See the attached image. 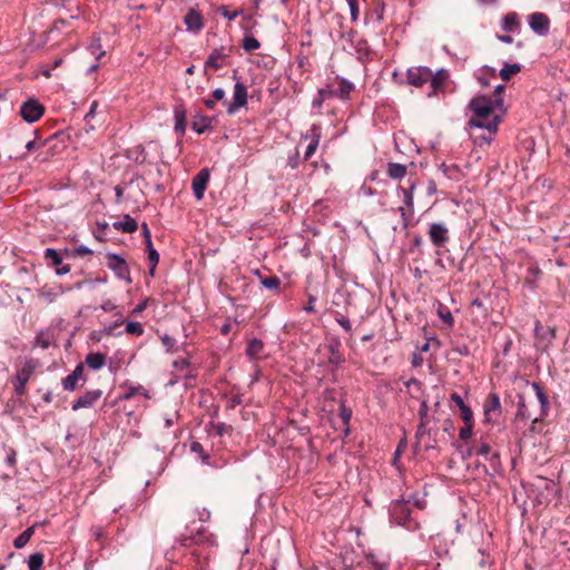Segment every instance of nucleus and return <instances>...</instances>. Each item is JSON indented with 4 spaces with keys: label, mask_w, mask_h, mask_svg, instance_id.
I'll return each mask as SVG.
<instances>
[{
    "label": "nucleus",
    "mask_w": 570,
    "mask_h": 570,
    "mask_svg": "<svg viewBox=\"0 0 570 570\" xmlns=\"http://www.w3.org/2000/svg\"><path fill=\"white\" fill-rule=\"evenodd\" d=\"M112 227L116 230H121L124 233H134L138 228V224L134 217L129 214L124 215L122 219L114 222Z\"/></svg>",
    "instance_id": "aec40b11"
},
{
    "label": "nucleus",
    "mask_w": 570,
    "mask_h": 570,
    "mask_svg": "<svg viewBox=\"0 0 570 570\" xmlns=\"http://www.w3.org/2000/svg\"><path fill=\"white\" fill-rule=\"evenodd\" d=\"M264 350V343L259 338H252L247 343L246 347V356L250 360H257L259 357V354Z\"/></svg>",
    "instance_id": "393cba45"
},
{
    "label": "nucleus",
    "mask_w": 570,
    "mask_h": 570,
    "mask_svg": "<svg viewBox=\"0 0 570 570\" xmlns=\"http://www.w3.org/2000/svg\"><path fill=\"white\" fill-rule=\"evenodd\" d=\"M125 332L130 335L140 336L144 334V326L136 321H129L126 324Z\"/></svg>",
    "instance_id": "a19ab883"
},
{
    "label": "nucleus",
    "mask_w": 570,
    "mask_h": 570,
    "mask_svg": "<svg viewBox=\"0 0 570 570\" xmlns=\"http://www.w3.org/2000/svg\"><path fill=\"white\" fill-rule=\"evenodd\" d=\"M247 87L242 82H236L233 100L230 102L228 100H224V106L226 107L227 112L233 115L238 111L239 108L247 104Z\"/></svg>",
    "instance_id": "9d476101"
},
{
    "label": "nucleus",
    "mask_w": 570,
    "mask_h": 570,
    "mask_svg": "<svg viewBox=\"0 0 570 570\" xmlns=\"http://www.w3.org/2000/svg\"><path fill=\"white\" fill-rule=\"evenodd\" d=\"M299 161H301V156H299V151L297 149L294 150V153L289 154L288 155V158H287V165L295 169L298 167L299 165Z\"/></svg>",
    "instance_id": "8fccbe9b"
},
{
    "label": "nucleus",
    "mask_w": 570,
    "mask_h": 570,
    "mask_svg": "<svg viewBox=\"0 0 570 570\" xmlns=\"http://www.w3.org/2000/svg\"><path fill=\"white\" fill-rule=\"evenodd\" d=\"M107 266L110 268L118 279L125 281L127 284H131L130 271L127 262L117 253L107 254Z\"/></svg>",
    "instance_id": "39448f33"
},
{
    "label": "nucleus",
    "mask_w": 570,
    "mask_h": 570,
    "mask_svg": "<svg viewBox=\"0 0 570 570\" xmlns=\"http://www.w3.org/2000/svg\"><path fill=\"white\" fill-rule=\"evenodd\" d=\"M346 2L350 8L352 21H356L358 18V1L357 0H346Z\"/></svg>",
    "instance_id": "3c124183"
},
{
    "label": "nucleus",
    "mask_w": 570,
    "mask_h": 570,
    "mask_svg": "<svg viewBox=\"0 0 570 570\" xmlns=\"http://www.w3.org/2000/svg\"><path fill=\"white\" fill-rule=\"evenodd\" d=\"M137 394H140L142 395L144 397L148 399L149 397V393L148 391L141 386V385H137V386H130L127 392L124 394L122 399L124 400H129L131 399L132 396L137 395Z\"/></svg>",
    "instance_id": "58836bf2"
},
{
    "label": "nucleus",
    "mask_w": 570,
    "mask_h": 570,
    "mask_svg": "<svg viewBox=\"0 0 570 570\" xmlns=\"http://www.w3.org/2000/svg\"><path fill=\"white\" fill-rule=\"evenodd\" d=\"M122 315L119 314V318L115 322L106 324L98 334L106 335V336H115L119 335L120 333H116V330L122 325Z\"/></svg>",
    "instance_id": "7c9ffc66"
},
{
    "label": "nucleus",
    "mask_w": 570,
    "mask_h": 570,
    "mask_svg": "<svg viewBox=\"0 0 570 570\" xmlns=\"http://www.w3.org/2000/svg\"><path fill=\"white\" fill-rule=\"evenodd\" d=\"M261 277V284L267 289L275 291L279 287L281 281L277 276Z\"/></svg>",
    "instance_id": "79ce46f5"
},
{
    "label": "nucleus",
    "mask_w": 570,
    "mask_h": 570,
    "mask_svg": "<svg viewBox=\"0 0 570 570\" xmlns=\"http://www.w3.org/2000/svg\"><path fill=\"white\" fill-rule=\"evenodd\" d=\"M191 544L215 546L216 538L204 525H200L195 531L190 530L189 534H183L180 538H177L174 543V549L178 547H189Z\"/></svg>",
    "instance_id": "7ed1b4c3"
},
{
    "label": "nucleus",
    "mask_w": 570,
    "mask_h": 570,
    "mask_svg": "<svg viewBox=\"0 0 570 570\" xmlns=\"http://www.w3.org/2000/svg\"><path fill=\"white\" fill-rule=\"evenodd\" d=\"M407 499H411L410 504L412 503L419 509H423L425 505V501L417 497V494H410Z\"/></svg>",
    "instance_id": "e2e57ef3"
},
{
    "label": "nucleus",
    "mask_w": 570,
    "mask_h": 570,
    "mask_svg": "<svg viewBox=\"0 0 570 570\" xmlns=\"http://www.w3.org/2000/svg\"><path fill=\"white\" fill-rule=\"evenodd\" d=\"M340 416H341L343 423L346 426L345 430H344V433L348 434L350 433L348 424H350V421H351V417H352V410L346 406L344 401H342L341 404H340Z\"/></svg>",
    "instance_id": "473e14b6"
},
{
    "label": "nucleus",
    "mask_w": 570,
    "mask_h": 570,
    "mask_svg": "<svg viewBox=\"0 0 570 570\" xmlns=\"http://www.w3.org/2000/svg\"><path fill=\"white\" fill-rule=\"evenodd\" d=\"M446 77L448 75L444 70L439 71L436 75L432 73V79L429 81L432 92H429V96L435 95L439 89L443 88Z\"/></svg>",
    "instance_id": "cd10ccee"
},
{
    "label": "nucleus",
    "mask_w": 570,
    "mask_h": 570,
    "mask_svg": "<svg viewBox=\"0 0 570 570\" xmlns=\"http://www.w3.org/2000/svg\"><path fill=\"white\" fill-rule=\"evenodd\" d=\"M59 294V292H55L52 289L42 288L39 291V296L46 298L48 303L55 302Z\"/></svg>",
    "instance_id": "de8ad7c7"
},
{
    "label": "nucleus",
    "mask_w": 570,
    "mask_h": 570,
    "mask_svg": "<svg viewBox=\"0 0 570 570\" xmlns=\"http://www.w3.org/2000/svg\"><path fill=\"white\" fill-rule=\"evenodd\" d=\"M160 338H161V343L165 346L166 351L168 353H173L175 351L177 341L168 334L163 335Z\"/></svg>",
    "instance_id": "a18cd8bd"
},
{
    "label": "nucleus",
    "mask_w": 570,
    "mask_h": 570,
    "mask_svg": "<svg viewBox=\"0 0 570 570\" xmlns=\"http://www.w3.org/2000/svg\"><path fill=\"white\" fill-rule=\"evenodd\" d=\"M531 387L534 391L537 400L540 404V412L538 415L533 417V422H538L543 420L548 415V412L550 410V402L539 383H531Z\"/></svg>",
    "instance_id": "dca6fc26"
},
{
    "label": "nucleus",
    "mask_w": 570,
    "mask_h": 570,
    "mask_svg": "<svg viewBox=\"0 0 570 570\" xmlns=\"http://www.w3.org/2000/svg\"><path fill=\"white\" fill-rule=\"evenodd\" d=\"M341 346L342 343L338 337H330L325 345L328 352L327 364L331 366L332 373L337 371L345 363V356L341 352Z\"/></svg>",
    "instance_id": "423d86ee"
},
{
    "label": "nucleus",
    "mask_w": 570,
    "mask_h": 570,
    "mask_svg": "<svg viewBox=\"0 0 570 570\" xmlns=\"http://www.w3.org/2000/svg\"><path fill=\"white\" fill-rule=\"evenodd\" d=\"M243 399L240 394L233 395L227 403L229 410H234L237 405L242 404Z\"/></svg>",
    "instance_id": "13d9d810"
},
{
    "label": "nucleus",
    "mask_w": 570,
    "mask_h": 570,
    "mask_svg": "<svg viewBox=\"0 0 570 570\" xmlns=\"http://www.w3.org/2000/svg\"><path fill=\"white\" fill-rule=\"evenodd\" d=\"M102 312H112L117 308V305L114 304L110 299L105 301L100 307Z\"/></svg>",
    "instance_id": "69168bd1"
},
{
    "label": "nucleus",
    "mask_w": 570,
    "mask_h": 570,
    "mask_svg": "<svg viewBox=\"0 0 570 570\" xmlns=\"http://www.w3.org/2000/svg\"><path fill=\"white\" fill-rule=\"evenodd\" d=\"M86 382V376L83 374V364L79 363L75 367V370L67 375L65 379H62V387L65 391H75L77 389L78 382Z\"/></svg>",
    "instance_id": "f3484780"
},
{
    "label": "nucleus",
    "mask_w": 570,
    "mask_h": 570,
    "mask_svg": "<svg viewBox=\"0 0 570 570\" xmlns=\"http://www.w3.org/2000/svg\"><path fill=\"white\" fill-rule=\"evenodd\" d=\"M101 396L102 391L99 389L88 391L72 402L71 409L72 411H78L80 409H89L94 406V404L97 403Z\"/></svg>",
    "instance_id": "2eb2a0df"
},
{
    "label": "nucleus",
    "mask_w": 570,
    "mask_h": 570,
    "mask_svg": "<svg viewBox=\"0 0 570 570\" xmlns=\"http://www.w3.org/2000/svg\"><path fill=\"white\" fill-rule=\"evenodd\" d=\"M429 237L435 247H443L450 239L449 229L443 223H432L429 226Z\"/></svg>",
    "instance_id": "9b49d317"
},
{
    "label": "nucleus",
    "mask_w": 570,
    "mask_h": 570,
    "mask_svg": "<svg viewBox=\"0 0 570 570\" xmlns=\"http://www.w3.org/2000/svg\"><path fill=\"white\" fill-rule=\"evenodd\" d=\"M407 82L414 87H422L432 79V71L428 67H412L407 70Z\"/></svg>",
    "instance_id": "f8f14e48"
},
{
    "label": "nucleus",
    "mask_w": 570,
    "mask_h": 570,
    "mask_svg": "<svg viewBox=\"0 0 570 570\" xmlns=\"http://www.w3.org/2000/svg\"><path fill=\"white\" fill-rule=\"evenodd\" d=\"M43 564V554L40 552L32 553L28 559L29 570H41Z\"/></svg>",
    "instance_id": "f704fd0d"
},
{
    "label": "nucleus",
    "mask_w": 570,
    "mask_h": 570,
    "mask_svg": "<svg viewBox=\"0 0 570 570\" xmlns=\"http://www.w3.org/2000/svg\"><path fill=\"white\" fill-rule=\"evenodd\" d=\"M317 96L326 100L328 98L335 97V89H331L330 87L318 89Z\"/></svg>",
    "instance_id": "052dcab7"
},
{
    "label": "nucleus",
    "mask_w": 570,
    "mask_h": 570,
    "mask_svg": "<svg viewBox=\"0 0 570 570\" xmlns=\"http://www.w3.org/2000/svg\"><path fill=\"white\" fill-rule=\"evenodd\" d=\"M473 423H464L459 431V438L461 440H468L472 436Z\"/></svg>",
    "instance_id": "09e8293b"
},
{
    "label": "nucleus",
    "mask_w": 570,
    "mask_h": 570,
    "mask_svg": "<svg viewBox=\"0 0 570 570\" xmlns=\"http://www.w3.org/2000/svg\"><path fill=\"white\" fill-rule=\"evenodd\" d=\"M190 452L196 454L203 464H206V465L209 464V456L205 452L204 446L199 442H197V441L191 442Z\"/></svg>",
    "instance_id": "2f4dec72"
},
{
    "label": "nucleus",
    "mask_w": 570,
    "mask_h": 570,
    "mask_svg": "<svg viewBox=\"0 0 570 570\" xmlns=\"http://www.w3.org/2000/svg\"><path fill=\"white\" fill-rule=\"evenodd\" d=\"M242 47L245 51L253 52L261 47V43L254 36H246L243 39Z\"/></svg>",
    "instance_id": "4c0bfd02"
},
{
    "label": "nucleus",
    "mask_w": 570,
    "mask_h": 570,
    "mask_svg": "<svg viewBox=\"0 0 570 570\" xmlns=\"http://www.w3.org/2000/svg\"><path fill=\"white\" fill-rule=\"evenodd\" d=\"M411 364L414 367H419L423 364V356L420 352H414L412 355Z\"/></svg>",
    "instance_id": "0e129e2a"
},
{
    "label": "nucleus",
    "mask_w": 570,
    "mask_h": 570,
    "mask_svg": "<svg viewBox=\"0 0 570 570\" xmlns=\"http://www.w3.org/2000/svg\"><path fill=\"white\" fill-rule=\"evenodd\" d=\"M219 12H220V14H222L224 18H226V19H228V20H235V19L239 16V13H240L238 10H233V11H230V10H229L227 7H225V6H224V7H222V8L219 9Z\"/></svg>",
    "instance_id": "864d4df0"
},
{
    "label": "nucleus",
    "mask_w": 570,
    "mask_h": 570,
    "mask_svg": "<svg viewBox=\"0 0 570 570\" xmlns=\"http://www.w3.org/2000/svg\"><path fill=\"white\" fill-rule=\"evenodd\" d=\"M55 334L51 330L46 328L37 333L35 344L43 350L49 348L55 344Z\"/></svg>",
    "instance_id": "412c9836"
},
{
    "label": "nucleus",
    "mask_w": 570,
    "mask_h": 570,
    "mask_svg": "<svg viewBox=\"0 0 570 570\" xmlns=\"http://www.w3.org/2000/svg\"><path fill=\"white\" fill-rule=\"evenodd\" d=\"M404 385L407 389L414 387L417 392L422 391V383L417 379H415V377H411L410 380L405 381Z\"/></svg>",
    "instance_id": "4d7b16f0"
},
{
    "label": "nucleus",
    "mask_w": 570,
    "mask_h": 570,
    "mask_svg": "<svg viewBox=\"0 0 570 570\" xmlns=\"http://www.w3.org/2000/svg\"><path fill=\"white\" fill-rule=\"evenodd\" d=\"M505 87L503 85H499L495 87L492 100L497 104V108L501 111V114L505 112V108L503 106L502 94L504 92Z\"/></svg>",
    "instance_id": "c9c22d12"
},
{
    "label": "nucleus",
    "mask_w": 570,
    "mask_h": 570,
    "mask_svg": "<svg viewBox=\"0 0 570 570\" xmlns=\"http://www.w3.org/2000/svg\"><path fill=\"white\" fill-rule=\"evenodd\" d=\"M35 366L31 362H26L16 373L12 381L14 394L21 396L26 392V386L31 375L33 374Z\"/></svg>",
    "instance_id": "1a4fd4ad"
},
{
    "label": "nucleus",
    "mask_w": 570,
    "mask_h": 570,
    "mask_svg": "<svg viewBox=\"0 0 570 570\" xmlns=\"http://www.w3.org/2000/svg\"><path fill=\"white\" fill-rule=\"evenodd\" d=\"M464 423H473V412L466 404L460 409Z\"/></svg>",
    "instance_id": "603ef678"
},
{
    "label": "nucleus",
    "mask_w": 570,
    "mask_h": 570,
    "mask_svg": "<svg viewBox=\"0 0 570 570\" xmlns=\"http://www.w3.org/2000/svg\"><path fill=\"white\" fill-rule=\"evenodd\" d=\"M175 130L177 132H184L185 131V115L176 112V125Z\"/></svg>",
    "instance_id": "6e6d98bb"
},
{
    "label": "nucleus",
    "mask_w": 570,
    "mask_h": 570,
    "mask_svg": "<svg viewBox=\"0 0 570 570\" xmlns=\"http://www.w3.org/2000/svg\"><path fill=\"white\" fill-rule=\"evenodd\" d=\"M487 461H489L492 471H489V469L485 465H482L481 468L485 474L493 478L501 472V461H500L499 452H497V451L492 452L487 458Z\"/></svg>",
    "instance_id": "b1692460"
},
{
    "label": "nucleus",
    "mask_w": 570,
    "mask_h": 570,
    "mask_svg": "<svg viewBox=\"0 0 570 570\" xmlns=\"http://www.w3.org/2000/svg\"><path fill=\"white\" fill-rule=\"evenodd\" d=\"M483 407H484V414L487 417H489L492 412H500L501 411L500 396L494 392L490 393Z\"/></svg>",
    "instance_id": "bb28decb"
},
{
    "label": "nucleus",
    "mask_w": 570,
    "mask_h": 570,
    "mask_svg": "<svg viewBox=\"0 0 570 570\" xmlns=\"http://www.w3.org/2000/svg\"><path fill=\"white\" fill-rule=\"evenodd\" d=\"M17 452L13 450V449H8V453H7V458H6V463L7 465L9 466H14L16 465V462H17Z\"/></svg>",
    "instance_id": "bf43d9fd"
},
{
    "label": "nucleus",
    "mask_w": 570,
    "mask_h": 570,
    "mask_svg": "<svg viewBox=\"0 0 570 570\" xmlns=\"http://www.w3.org/2000/svg\"><path fill=\"white\" fill-rule=\"evenodd\" d=\"M529 26L535 33L546 36L549 33L550 19L543 12H533L529 16Z\"/></svg>",
    "instance_id": "ddd939ff"
},
{
    "label": "nucleus",
    "mask_w": 570,
    "mask_h": 570,
    "mask_svg": "<svg viewBox=\"0 0 570 570\" xmlns=\"http://www.w3.org/2000/svg\"><path fill=\"white\" fill-rule=\"evenodd\" d=\"M19 114L24 121L35 122L43 116L45 107L37 99L29 98L21 105Z\"/></svg>",
    "instance_id": "0eeeda50"
},
{
    "label": "nucleus",
    "mask_w": 570,
    "mask_h": 570,
    "mask_svg": "<svg viewBox=\"0 0 570 570\" xmlns=\"http://www.w3.org/2000/svg\"><path fill=\"white\" fill-rule=\"evenodd\" d=\"M386 175L393 180H401L406 175V165L389 161L386 164Z\"/></svg>",
    "instance_id": "4be33fe9"
},
{
    "label": "nucleus",
    "mask_w": 570,
    "mask_h": 570,
    "mask_svg": "<svg viewBox=\"0 0 570 570\" xmlns=\"http://www.w3.org/2000/svg\"><path fill=\"white\" fill-rule=\"evenodd\" d=\"M335 321L337 322V324H340L342 326V328L346 333H348V334L352 333V323H351V321L346 316H344V315H342L340 313H336Z\"/></svg>",
    "instance_id": "49530a36"
},
{
    "label": "nucleus",
    "mask_w": 570,
    "mask_h": 570,
    "mask_svg": "<svg viewBox=\"0 0 570 570\" xmlns=\"http://www.w3.org/2000/svg\"><path fill=\"white\" fill-rule=\"evenodd\" d=\"M45 258L50 261V263L55 266L62 264V255L55 248H46Z\"/></svg>",
    "instance_id": "e433bc0d"
},
{
    "label": "nucleus",
    "mask_w": 570,
    "mask_h": 570,
    "mask_svg": "<svg viewBox=\"0 0 570 570\" xmlns=\"http://www.w3.org/2000/svg\"><path fill=\"white\" fill-rule=\"evenodd\" d=\"M518 410H517V417L524 421V422H528L530 420L533 421V417L535 415H533V413L529 410L528 405H527V402H525V397L521 394L518 395Z\"/></svg>",
    "instance_id": "a878e982"
},
{
    "label": "nucleus",
    "mask_w": 570,
    "mask_h": 570,
    "mask_svg": "<svg viewBox=\"0 0 570 570\" xmlns=\"http://www.w3.org/2000/svg\"><path fill=\"white\" fill-rule=\"evenodd\" d=\"M35 533V525L27 528L22 531L13 541V547L16 549H22L31 539Z\"/></svg>",
    "instance_id": "c85d7f7f"
},
{
    "label": "nucleus",
    "mask_w": 570,
    "mask_h": 570,
    "mask_svg": "<svg viewBox=\"0 0 570 570\" xmlns=\"http://www.w3.org/2000/svg\"><path fill=\"white\" fill-rule=\"evenodd\" d=\"M210 173L208 168H203L193 178L191 188L196 199L200 200L204 198L205 190L209 181Z\"/></svg>",
    "instance_id": "4468645a"
},
{
    "label": "nucleus",
    "mask_w": 570,
    "mask_h": 570,
    "mask_svg": "<svg viewBox=\"0 0 570 570\" xmlns=\"http://www.w3.org/2000/svg\"><path fill=\"white\" fill-rule=\"evenodd\" d=\"M521 70L520 65L518 63H504L503 68L500 70V77L504 81H509L514 75L519 73Z\"/></svg>",
    "instance_id": "c756f323"
},
{
    "label": "nucleus",
    "mask_w": 570,
    "mask_h": 570,
    "mask_svg": "<svg viewBox=\"0 0 570 570\" xmlns=\"http://www.w3.org/2000/svg\"><path fill=\"white\" fill-rule=\"evenodd\" d=\"M414 189L415 184H411L409 188L397 187V194L402 195L405 207H399L402 218V227L406 229L410 225V219L414 214Z\"/></svg>",
    "instance_id": "20e7f679"
},
{
    "label": "nucleus",
    "mask_w": 570,
    "mask_h": 570,
    "mask_svg": "<svg viewBox=\"0 0 570 570\" xmlns=\"http://www.w3.org/2000/svg\"><path fill=\"white\" fill-rule=\"evenodd\" d=\"M450 400L458 405L459 409L465 405L463 397L458 393H452Z\"/></svg>",
    "instance_id": "774afa93"
},
{
    "label": "nucleus",
    "mask_w": 570,
    "mask_h": 570,
    "mask_svg": "<svg viewBox=\"0 0 570 570\" xmlns=\"http://www.w3.org/2000/svg\"><path fill=\"white\" fill-rule=\"evenodd\" d=\"M230 52L232 47L228 51H226L225 47L213 49L204 65L205 73L207 75L209 69L214 71L222 69L226 65V59L229 57Z\"/></svg>",
    "instance_id": "6e6552de"
},
{
    "label": "nucleus",
    "mask_w": 570,
    "mask_h": 570,
    "mask_svg": "<svg viewBox=\"0 0 570 570\" xmlns=\"http://www.w3.org/2000/svg\"><path fill=\"white\" fill-rule=\"evenodd\" d=\"M185 23L190 31L198 32L204 27V19L199 11L189 9L185 16Z\"/></svg>",
    "instance_id": "a211bd4d"
},
{
    "label": "nucleus",
    "mask_w": 570,
    "mask_h": 570,
    "mask_svg": "<svg viewBox=\"0 0 570 570\" xmlns=\"http://www.w3.org/2000/svg\"><path fill=\"white\" fill-rule=\"evenodd\" d=\"M107 357L104 353L97 352V353H89L86 356V364L92 370V371H99L101 370L106 364Z\"/></svg>",
    "instance_id": "5701e85b"
},
{
    "label": "nucleus",
    "mask_w": 570,
    "mask_h": 570,
    "mask_svg": "<svg viewBox=\"0 0 570 570\" xmlns=\"http://www.w3.org/2000/svg\"><path fill=\"white\" fill-rule=\"evenodd\" d=\"M492 453L488 443H482L475 451L476 455L483 456L485 460Z\"/></svg>",
    "instance_id": "5fc2aeb1"
},
{
    "label": "nucleus",
    "mask_w": 570,
    "mask_h": 570,
    "mask_svg": "<svg viewBox=\"0 0 570 570\" xmlns=\"http://www.w3.org/2000/svg\"><path fill=\"white\" fill-rule=\"evenodd\" d=\"M336 82L338 87L335 89V97L342 100H348L351 94L354 91L355 86L351 81L345 78L336 77Z\"/></svg>",
    "instance_id": "6ab92c4d"
},
{
    "label": "nucleus",
    "mask_w": 570,
    "mask_h": 570,
    "mask_svg": "<svg viewBox=\"0 0 570 570\" xmlns=\"http://www.w3.org/2000/svg\"><path fill=\"white\" fill-rule=\"evenodd\" d=\"M141 230H142V236H144L145 244L146 245L153 244L151 234H150V230H149V227H148L147 223H142L141 224Z\"/></svg>",
    "instance_id": "680f3d73"
},
{
    "label": "nucleus",
    "mask_w": 570,
    "mask_h": 570,
    "mask_svg": "<svg viewBox=\"0 0 570 570\" xmlns=\"http://www.w3.org/2000/svg\"><path fill=\"white\" fill-rule=\"evenodd\" d=\"M518 23V14L515 12L508 13L502 19V28L505 31H512Z\"/></svg>",
    "instance_id": "72a5a7b5"
},
{
    "label": "nucleus",
    "mask_w": 570,
    "mask_h": 570,
    "mask_svg": "<svg viewBox=\"0 0 570 570\" xmlns=\"http://www.w3.org/2000/svg\"><path fill=\"white\" fill-rule=\"evenodd\" d=\"M411 499L392 500L389 504V521L391 525L402 527L409 531L417 529L419 524L411 518Z\"/></svg>",
    "instance_id": "f03ea898"
},
{
    "label": "nucleus",
    "mask_w": 570,
    "mask_h": 570,
    "mask_svg": "<svg viewBox=\"0 0 570 570\" xmlns=\"http://www.w3.org/2000/svg\"><path fill=\"white\" fill-rule=\"evenodd\" d=\"M422 248H423V238H422V236L420 234H414L413 238H412V242H411V245L409 247V252L411 254L422 253Z\"/></svg>",
    "instance_id": "37998d69"
},
{
    "label": "nucleus",
    "mask_w": 570,
    "mask_h": 570,
    "mask_svg": "<svg viewBox=\"0 0 570 570\" xmlns=\"http://www.w3.org/2000/svg\"><path fill=\"white\" fill-rule=\"evenodd\" d=\"M147 254H148V263L149 265L157 266L159 263V253L154 247V244L146 245Z\"/></svg>",
    "instance_id": "c03bdc74"
},
{
    "label": "nucleus",
    "mask_w": 570,
    "mask_h": 570,
    "mask_svg": "<svg viewBox=\"0 0 570 570\" xmlns=\"http://www.w3.org/2000/svg\"><path fill=\"white\" fill-rule=\"evenodd\" d=\"M469 106L473 111V116L468 125L471 129H485L487 134L481 135L480 138L485 142H490L504 114H501L499 108H497V104L492 100V97L488 96L473 98Z\"/></svg>",
    "instance_id": "f257e3e1"
},
{
    "label": "nucleus",
    "mask_w": 570,
    "mask_h": 570,
    "mask_svg": "<svg viewBox=\"0 0 570 570\" xmlns=\"http://www.w3.org/2000/svg\"><path fill=\"white\" fill-rule=\"evenodd\" d=\"M439 317L448 325H453L454 318L451 311L443 304H439L438 307Z\"/></svg>",
    "instance_id": "ea45409f"
},
{
    "label": "nucleus",
    "mask_w": 570,
    "mask_h": 570,
    "mask_svg": "<svg viewBox=\"0 0 570 570\" xmlns=\"http://www.w3.org/2000/svg\"><path fill=\"white\" fill-rule=\"evenodd\" d=\"M213 98L216 100V101H222L224 104V100H227L225 98V91L224 89L222 88H217L213 91Z\"/></svg>",
    "instance_id": "338daca9"
}]
</instances>
